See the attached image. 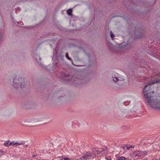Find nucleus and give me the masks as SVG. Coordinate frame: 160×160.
Segmentation results:
<instances>
[{"label":"nucleus","mask_w":160,"mask_h":160,"mask_svg":"<svg viewBox=\"0 0 160 160\" xmlns=\"http://www.w3.org/2000/svg\"><path fill=\"white\" fill-rule=\"evenodd\" d=\"M2 152L1 151H0V155H1V154H2Z\"/></svg>","instance_id":"nucleus-18"},{"label":"nucleus","mask_w":160,"mask_h":160,"mask_svg":"<svg viewBox=\"0 0 160 160\" xmlns=\"http://www.w3.org/2000/svg\"><path fill=\"white\" fill-rule=\"evenodd\" d=\"M68 81L72 82H74L76 81L77 83H79V81H80V78H78L76 77H72L71 76H69L68 77Z\"/></svg>","instance_id":"nucleus-5"},{"label":"nucleus","mask_w":160,"mask_h":160,"mask_svg":"<svg viewBox=\"0 0 160 160\" xmlns=\"http://www.w3.org/2000/svg\"><path fill=\"white\" fill-rule=\"evenodd\" d=\"M4 144L7 146H10L11 145H12V142H10L9 141H6L4 142Z\"/></svg>","instance_id":"nucleus-8"},{"label":"nucleus","mask_w":160,"mask_h":160,"mask_svg":"<svg viewBox=\"0 0 160 160\" xmlns=\"http://www.w3.org/2000/svg\"><path fill=\"white\" fill-rule=\"evenodd\" d=\"M24 147L25 148H26L28 147V145H25L24 146Z\"/></svg>","instance_id":"nucleus-17"},{"label":"nucleus","mask_w":160,"mask_h":160,"mask_svg":"<svg viewBox=\"0 0 160 160\" xmlns=\"http://www.w3.org/2000/svg\"><path fill=\"white\" fill-rule=\"evenodd\" d=\"M128 158L125 157L121 156L117 160H127Z\"/></svg>","instance_id":"nucleus-10"},{"label":"nucleus","mask_w":160,"mask_h":160,"mask_svg":"<svg viewBox=\"0 0 160 160\" xmlns=\"http://www.w3.org/2000/svg\"><path fill=\"white\" fill-rule=\"evenodd\" d=\"M36 60L37 61H38V59H36Z\"/></svg>","instance_id":"nucleus-20"},{"label":"nucleus","mask_w":160,"mask_h":160,"mask_svg":"<svg viewBox=\"0 0 160 160\" xmlns=\"http://www.w3.org/2000/svg\"><path fill=\"white\" fill-rule=\"evenodd\" d=\"M37 57H38L39 58V60H40V57H39V56H37Z\"/></svg>","instance_id":"nucleus-19"},{"label":"nucleus","mask_w":160,"mask_h":160,"mask_svg":"<svg viewBox=\"0 0 160 160\" xmlns=\"http://www.w3.org/2000/svg\"><path fill=\"white\" fill-rule=\"evenodd\" d=\"M112 79L114 82L117 83L119 86H122L125 83L124 79L123 78H118L116 77H112Z\"/></svg>","instance_id":"nucleus-4"},{"label":"nucleus","mask_w":160,"mask_h":160,"mask_svg":"<svg viewBox=\"0 0 160 160\" xmlns=\"http://www.w3.org/2000/svg\"><path fill=\"white\" fill-rule=\"evenodd\" d=\"M110 36L112 38V39H113V38L114 36V34L112 32H110Z\"/></svg>","instance_id":"nucleus-14"},{"label":"nucleus","mask_w":160,"mask_h":160,"mask_svg":"<svg viewBox=\"0 0 160 160\" xmlns=\"http://www.w3.org/2000/svg\"><path fill=\"white\" fill-rule=\"evenodd\" d=\"M88 153L89 154V155L91 157L90 159H92L96 156V153H91L90 152H88Z\"/></svg>","instance_id":"nucleus-9"},{"label":"nucleus","mask_w":160,"mask_h":160,"mask_svg":"<svg viewBox=\"0 0 160 160\" xmlns=\"http://www.w3.org/2000/svg\"><path fill=\"white\" fill-rule=\"evenodd\" d=\"M23 142H16L15 141L12 142V146L15 145L16 146H17L20 145H21L23 144Z\"/></svg>","instance_id":"nucleus-7"},{"label":"nucleus","mask_w":160,"mask_h":160,"mask_svg":"<svg viewBox=\"0 0 160 160\" xmlns=\"http://www.w3.org/2000/svg\"><path fill=\"white\" fill-rule=\"evenodd\" d=\"M160 82V74L157 75L143 89V97L149 106L156 109H160V93L156 95L151 89V85Z\"/></svg>","instance_id":"nucleus-1"},{"label":"nucleus","mask_w":160,"mask_h":160,"mask_svg":"<svg viewBox=\"0 0 160 160\" xmlns=\"http://www.w3.org/2000/svg\"><path fill=\"white\" fill-rule=\"evenodd\" d=\"M72 12V9H68L67 11V13L69 15H71Z\"/></svg>","instance_id":"nucleus-11"},{"label":"nucleus","mask_w":160,"mask_h":160,"mask_svg":"<svg viewBox=\"0 0 160 160\" xmlns=\"http://www.w3.org/2000/svg\"><path fill=\"white\" fill-rule=\"evenodd\" d=\"M91 157L89 155L88 152H87L83 154L82 157L79 159L78 160H86L88 159H90Z\"/></svg>","instance_id":"nucleus-6"},{"label":"nucleus","mask_w":160,"mask_h":160,"mask_svg":"<svg viewBox=\"0 0 160 160\" xmlns=\"http://www.w3.org/2000/svg\"><path fill=\"white\" fill-rule=\"evenodd\" d=\"M95 149H94L93 150V153H96V156L98 154L100 153V152L99 151H97L95 152Z\"/></svg>","instance_id":"nucleus-12"},{"label":"nucleus","mask_w":160,"mask_h":160,"mask_svg":"<svg viewBox=\"0 0 160 160\" xmlns=\"http://www.w3.org/2000/svg\"><path fill=\"white\" fill-rule=\"evenodd\" d=\"M62 160H70V159L67 158H63Z\"/></svg>","instance_id":"nucleus-16"},{"label":"nucleus","mask_w":160,"mask_h":160,"mask_svg":"<svg viewBox=\"0 0 160 160\" xmlns=\"http://www.w3.org/2000/svg\"><path fill=\"white\" fill-rule=\"evenodd\" d=\"M12 80L13 81L12 86L14 88L19 89L24 87L25 84L23 78L16 77L14 79H12Z\"/></svg>","instance_id":"nucleus-2"},{"label":"nucleus","mask_w":160,"mask_h":160,"mask_svg":"<svg viewBox=\"0 0 160 160\" xmlns=\"http://www.w3.org/2000/svg\"><path fill=\"white\" fill-rule=\"evenodd\" d=\"M130 148H134V146H129V147L128 146V147H127V148L128 149H129Z\"/></svg>","instance_id":"nucleus-15"},{"label":"nucleus","mask_w":160,"mask_h":160,"mask_svg":"<svg viewBox=\"0 0 160 160\" xmlns=\"http://www.w3.org/2000/svg\"><path fill=\"white\" fill-rule=\"evenodd\" d=\"M66 57L69 60H71V59L69 57L68 54V53H66Z\"/></svg>","instance_id":"nucleus-13"},{"label":"nucleus","mask_w":160,"mask_h":160,"mask_svg":"<svg viewBox=\"0 0 160 160\" xmlns=\"http://www.w3.org/2000/svg\"><path fill=\"white\" fill-rule=\"evenodd\" d=\"M147 154L146 151H139L138 150L133 152L132 155L133 157L138 158H142L145 156Z\"/></svg>","instance_id":"nucleus-3"}]
</instances>
